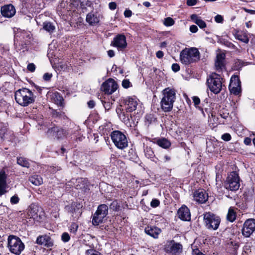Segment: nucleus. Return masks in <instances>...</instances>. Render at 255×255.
<instances>
[{
	"label": "nucleus",
	"mask_w": 255,
	"mask_h": 255,
	"mask_svg": "<svg viewBox=\"0 0 255 255\" xmlns=\"http://www.w3.org/2000/svg\"><path fill=\"white\" fill-rule=\"evenodd\" d=\"M176 91L174 88L168 87L163 90L160 105L164 112H168L172 110L176 100Z\"/></svg>",
	"instance_id": "1"
},
{
	"label": "nucleus",
	"mask_w": 255,
	"mask_h": 255,
	"mask_svg": "<svg viewBox=\"0 0 255 255\" xmlns=\"http://www.w3.org/2000/svg\"><path fill=\"white\" fill-rule=\"evenodd\" d=\"M14 97L17 103L23 107H26L34 102L33 93L27 88H22L15 91Z\"/></svg>",
	"instance_id": "2"
},
{
	"label": "nucleus",
	"mask_w": 255,
	"mask_h": 255,
	"mask_svg": "<svg viewBox=\"0 0 255 255\" xmlns=\"http://www.w3.org/2000/svg\"><path fill=\"white\" fill-rule=\"evenodd\" d=\"M200 59V52L197 48L192 47L186 48L180 53V60L185 65H189L196 62Z\"/></svg>",
	"instance_id": "3"
},
{
	"label": "nucleus",
	"mask_w": 255,
	"mask_h": 255,
	"mask_svg": "<svg viewBox=\"0 0 255 255\" xmlns=\"http://www.w3.org/2000/svg\"><path fill=\"white\" fill-rule=\"evenodd\" d=\"M223 79L217 73H213L210 74L207 79V84L210 90L217 94L222 90L223 87Z\"/></svg>",
	"instance_id": "4"
},
{
	"label": "nucleus",
	"mask_w": 255,
	"mask_h": 255,
	"mask_svg": "<svg viewBox=\"0 0 255 255\" xmlns=\"http://www.w3.org/2000/svg\"><path fill=\"white\" fill-rule=\"evenodd\" d=\"M110 136L113 142L118 148L124 149L128 147V139L121 131L114 130L111 132Z\"/></svg>",
	"instance_id": "5"
},
{
	"label": "nucleus",
	"mask_w": 255,
	"mask_h": 255,
	"mask_svg": "<svg viewBox=\"0 0 255 255\" xmlns=\"http://www.w3.org/2000/svg\"><path fill=\"white\" fill-rule=\"evenodd\" d=\"M8 248L11 253L19 255L24 250V245L19 238L9 236L8 238Z\"/></svg>",
	"instance_id": "6"
},
{
	"label": "nucleus",
	"mask_w": 255,
	"mask_h": 255,
	"mask_svg": "<svg viewBox=\"0 0 255 255\" xmlns=\"http://www.w3.org/2000/svg\"><path fill=\"white\" fill-rule=\"evenodd\" d=\"M109 208L106 204H101L98 207L97 210L93 215L92 224L98 226L106 220L108 214Z\"/></svg>",
	"instance_id": "7"
},
{
	"label": "nucleus",
	"mask_w": 255,
	"mask_h": 255,
	"mask_svg": "<svg viewBox=\"0 0 255 255\" xmlns=\"http://www.w3.org/2000/svg\"><path fill=\"white\" fill-rule=\"evenodd\" d=\"M204 222L207 229L210 230H216L218 229L221 219L220 217L211 212L204 214Z\"/></svg>",
	"instance_id": "8"
},
{
	"label": "nucleus",
	"mask_w": 255,
	"mask_h": 255,
	"mask_svg": "<svg viewBox=\"0 0 255 255\" xmlns=\"http://www.w3.org/2000/svg\"><path fill=\"white\" fill-rule=\"evenodd\" d=\"M240 186V178L238 173L235 171L231 172L225 183L226 189L232 191H237Z\"/></svg>",
	"instance_id": "9"
},
{
	"label": "nucleus",
	"mask_w": 255,
	"mask_h": 255,
	"mask_svg": "<svg viewBox=\"0 0 255 255\" xmlns=\"http://www.w3.org/2000/svg\"><path fill=\"white\" fill-rule=\"evenodd\" d=\"M164 250L167 253L179 255L182 252V246L181 244L172 240L165 245Z\"/></svg>",
	"instance_id": "10"
},
{
	"label": "nucleus",
	"mask_w": 255,
	"mask_h": 255,
	"mask_svg": "<svg viewBox=\"0 0 255 255\" xmlns=\"http://www.w3.org/2000/svg\"><path fill=\"white\" fill-rule=\"evenodd\" d=\"M139 100L135 97H128L124 99L125 110L127 113L135 111L139 104Z\"/></svg>",
	"instance_id": "11"
},
{
	"label": "nucleus",
	"mask_w": 255,
	"mask_h": 255,
	"mask_svg": "<svg viewBox=\"0 0 255 255\" xmlns=\"http://www.w3.org/2000/svg\"><path fill=\"white\" fill-rule=\"evenodd\" d=\"M118 87L116 82L114 79L109 78L102 84L101 89L105 94L111 95L117 90Z\"/></svg>",
	"instance_id": "12"
},
{
	"label": "nucleus",
	"mask_w": 255,
	"mask_h": 255,
	"mask_svg": "<svg viewBox=\"0 0 255 255\" xmlns=\"http://www.w3.org/2000/svg\"><path fill=\"white\" fill-rule=\"evenodd\" d=\"M48 137H53L57 139H61L64 138L66 135V131L62 128L54 127L48 128L46 132Z\"/></svg>",
	"instance_id": "13"
},
{
	"label": "nucleus",
	"mask_w": 255,
	"mask_h": 255,
	"mask_svg": "<svg viewBox=\"0 0 255 255\" xmlns=\"http://www.w3.org/2000/svg\"><path fill=\"white\" fill-rule=\"evenodd\" d=\"M229 88L231 93L234 95H238L240 93L241 82L238 76L234 75L231 77Z\"/></svg>",
	"instance_id": "14"
},
{
	"label": "nucleus",
	"mask_w": 255,
	"mask_h": 255,
	"mask_svg": "<svg viewBox=\"0 0 255 255\" xmlns=\"http://www.w3.org/2000/svg\"><path fill=\"white\" fill-rule=\"evenodd\" d=\"M255 231V219L247 220L244 223L242 234L245 237H250Z\"/></svg>",
	"instance_id": "15"
},
{
	"label": "nucleus",
	"mask_w": 255,
	"mask_h": 255,
	"mask_svg": "<svg viewBox=\"0 0 255 255\" xmlns=\"http://www.w3.org/2000/svg\"><path fill=\"white\" fill-rule=\"evenodd\" d=\"M111 44L119 50L125 49L127 46L126 36L123 34H118L114 38Z\"/></svg>",
	"instance_id": "16"
},
{
	"label": "nucleus",
	"mask_w": 255,
	"mask_h": 255,
	"mask_svg": "<svg viewBox=\"0 0 255 255\" xmlns=\"http://www.w3.org/2000/svg\"><path fill=\"white\" fill-rule=\"evenodd\" d=\"M194 199L199 203H204L208 199V195L203 189L195 191L193 194Z\"/></svg>",
	"instance_id": "17"
},
{
	"label": "nucleus",
	"mask_w": 255,
	"mask_h": 255,
	"mask_svg": "<svg viewBox=\"0 0 255 255\" xmlns=\"http://www.w3.org/2000/svg\"><path fill=\"white\" fill-rule=\"evenodd\" d=\"M0 11L2 16L8 18L14 16L16 12L15 9L12 4H7L2 6Z\"/></svg>",
	"instance_id": "18"
},
{
	"label": "nucleus",
	"mask_w": 255,
	"mask_h": 255,
	"mask_svg": "<svg viewBox=\"0 0 255 255\" xmlns=\"http://www.w3.org/2000/svg\"><path fill=\"white\" fill-rule=\"evenodd\" d=\"M36 243L47 248L51 247L53 245V243L50 237L46 235L40 236L37 237Z\"/></svg>",
	"instance_id": "19"
},
{
	"label": "nucleus",
	"mask_w": 255,
	"mask_h": 255,
	"mask_svg": "<svg viewBox=\"0 0 255 255\" xmlns=\"http://www.w3.org/2000/svg\"><path fill=\"white\" fill-rule=\"evenodd\" d=\"M144 232L147 235L154 239H157L161 232V230L155 226H150L145 228Z\"/></svg>",
	"instance_id": "20"
},
{
	"label": "nucleus",
	"mask_w": 255,
	"mask_h": 255,
	"mask_svg": "<svg viewBox=\"0 0 255 255\" xmlns=\"http://www.w3.org/2000/svg\"><path fill=\"white\" fill-rule=\"evenodd\" d=\"M179 218L183 221H189L191 218L189 209L185 206H182L178 211Z\"/></svg>",
	"instance_id": "21"
},
{
	"label": "nucleus",
	"mask_w": 255,
	"mask_h": 255,
	"mask_svg": "<svg viewBox=\"0 0 255 255\" xmlns=\"http://www.w3.org/2000/svg\"><path fill=\"white\" fill-rule=\"evenodd\" d=\"M225 54L224 53H219L216 57L215 66L216 69L219 71H222L225 68L224 60Z\"/></svg>",
	"instance_id": "22"
},
{
	"label": "nucleus",
	"mask_w": 255,
	"mask_h": 255,
	"mask_svg": "<svg viewBox=\"0 0 255 255\" xmlns=\"http://www.w3.org/2000/svg\"><path fill=\"white\" fill-rule=\"evenodd\" d=\"M117 113L119 118L123 122L126 124H127L129 122L130 118H131V115L130 114L127 112H125L123 109H118L117 110Z\"/></svg>",
	"instance_id": "23"
},
{
	"label": "nucleus",
	"mask_w": 255,
	"mask_h": 255,
	"mask_svg": "<svg viewBox=\"0 0 255 255\" xmlns=\"http://www.w3.org/2000/svg\"><path fill=\"white\" fill-rule=\"evenodd\" d=\"M99 21V17L96 14L91 12L87 15L86 21L91 25L98 23Z\"/></svg>",
	"instance_id": "24"
},
{
	"label": "nucleus",
	"mask_w": 255,
	"mask_h": 255,
	"mask_svg": "<svg viewBox=\"0 0 255 255\" xmlns=\"http://www.w3.org/2000/svg\"><path fill=\"white\" fill-rule=\"evenodd\" d=\"M191 19L198 25L201 28H204L206 27V24L200 17L197 14H193L190 16Z\"/></svg>",
	"instance_id": "25"
},
{
	"label": "nucleus",
	"mask_w": 255,
	"mask_h": 255,
	"mask_svg": "<svg viewBox=\"0 0 255 255\" xmlns=\"http://www.w3.org/2000/svg\"><path fill=\"white\" fill-rule=\"evenodd\" d=\"M78 204L76 202L72 203L71 205L66 207V210L68 212L71 214L72 216H74V213H78V215L81 214L79 211V207H77Z\"/></svg>",
	"instance_id": "26"
},
{
	"label": "nucleus",
	"mask_w": 255,
	"mask_h": 255,
	"mask_svg": "<svg viewBox=\"0 0 255 255\" xmlns=\"http://www.w3.org/2000/svg\"><path fill=\"white\" fill-rule=\"evenodd\" d=\"M29 181L35 186H39L43 183L42 177L36 174L31 176L29 178Z\"/></svg>",
	"instance_id": "27"
},
{
	"label": "nucleus",
	"mask_w": 255,
	"mask_h": 255,
	"mask_svg": "<svg viewBox=\"0 0 255 255\" xmlns=\"http://www.w3.org/2000/svg\"><path fill=\"white\" fill-rule=\"evenodd\" d=\"M234 35L236 39L243 42L248 43L249 41V39L245 33L238 31L234 34Z\"/></svg>",
	"instance_id": "28"
},
{
	"label": "nucleus",
	"mask_w": 255,
	"mask_h": 255,
	"mask_svg": "<svg viewBox=\"0 0 255 255\" xmlns=\"http://www.w3.org/2000/svg\"><path fill=\"white\" fill-rule=\"evenodd\" d=\"M43 29L49 32V33H53L55 29V26L53 23L50 21H45L42 24Z\"/></svg>",
	"instance_id": "29"
},
{
	"label": "nucleus",
	"mask_w": 255,
	"mask_h": 255,
	"mask_svg": "<svg viewBox=\"0 0 255 255\" xmlns=\"http://www.w3.org/2000/svg\"><path fill=\"white\" fill-rule=\"evenodd\" d=\"M70 5L71 8L73 7H76L77 8L81 9L82 10L85 8L84 4V1H82L81 0H70Z\"/></svg>",
	"instance_id": "30"
},
{
	"label": "nucleus",
	"mask_w": 255,
	"mask_h": 255,
	"mask_svg": "<svg viewBox=\"0 0 255 255\" xmlns=\"http://www.w3.org/2000/svg\"><path fill=\"white\" fill-rule=\"evenodd\" d=\"M156 143L159 146L165 149L169 148L171 145L170 142L165 138L157 139Z\"/></svg>",
	"instance_id": "31"
},
{
	"label": "nucleus",
	"mask_w": 255,
	"mask_h": 255,
	"mask_svg": "<svg viewBox=\"0 0 255 255\" xmlns=\"http://www.w3.org/2000/svg\"><path fill=\"white\" fill-rule=\"evenodd\" d=\"M7 130L6 126L3 123H0V138L1 140H4L5 138H7Z\"/></svg>",
	"instance_id": "32"
},
{
	"label": "nucleus",
	"mask_w": 255,
	"mask_h": 255,
	"mask_svg": "<svg viewBox=\"0 0 255 255\" xmlns=\"http://www.w3.org/2000/svg\"><path fill=\"white\" fill-rule=\"evenodd\" d=\"M236 213L232 208H230L227 215V220L231 222H234L236 218Z\"/></svg>",
	"instance_id": "33"
},
{
	"label": "nucleus",
	"mask_w": 255,
	"mask_h": 255,
	"mask_svg": "<svg viewBox=\"0 0 255 255\" xmlns=\"http://www.w3.org/2000/svg\"><path fill=\"white\" fill-rule=\"evenodd\" d=\"M53 99L56 104L62 106L63 104V97L58 93H54L53 95Z\"/></svg>",
	"instance_id": "34"
},
{
	"label": "nucleus",
	"mask_w": 255,
	"mask_h": 255,
	"mask_svg": "<svg viewBox=\"0 0 255 255\" xmlns=\"http://www.w3.org/2000/svg\"><path fill=\"white\" fill-rule=\"evenodd\" d=\"M17 163L18 164L24 167L28 168L29 167V162L24 157H17Z\"/></svg>",
	"instance_id": "35"
},
{
	"label": "nucleus",
	"mask_w": 255,
	"mask_h": 255,
	"mask_svg": "<svg viewBox=\"0 0 255 255\" xmlns=\"http://www.w3.org/2000/svg\"><path fill=\"white\" fill-rule=\"evenodd\" d=\"M52 116L59 118L61 119H66L67 117L65 115V113L60 111H57V110H53L52 112Z\"/></svg>",
	"instance_id": "36"
},
{
	"label": "nucleus",
	"mask_w": 255,
	"mask_h": 255,
	"mask_svg": "<svg viewBox=\"0 0 255 255\" xmlns=\"http://www.w3.org/2000/svg\"><path fill=\"white\" fill-rule=\"evenodd\" d=\"M144 151L146 157L153 160V158L154 157L155 155L152 149L150 147H147Z\"/></svg>",
	"instance_id": "37"
},
{
	"label": "nucleus",
	"mask_w": 255,
	"mask_h": 255,
	"mask_svg": "<svg viewBox=\"0 0 255 255\" xmlns=\"http://www.w3.org/2000/svg\"><path fill=\"white\" fill-rule=\"evenodd\" d=\"M6 174L4 170L0 171V185H6Z\"/></svg>",
	"instance_id": "38"
},
{
	"label": "nucleus",
	"mask_w": 255,
	"mask_h": 255,
	"mask_svg": "<svg viewBox=\"0 0 255 255\" xmlns=\"http://www.w3.org/2000/svg\"><path fill=\"white\" fill-rule=\"evenodd\" d=\"M174 20L171 17H167L165 18L164 24L166 26H170L174 24Z\"/></svg>",
	"instance_id": "39"
},
{
	"label": "nucleus",
	"mask_w": 255,
	"mask_h": 255,
	"mask_svg": "<svg viewBox=\"0 0 255 255\" xmlns=\"http://www.w3.org/2000/svg\"><path fill=\"white\" fill-rule=\"evenodd\" d=\"M77 181L78 183L82 184V186H81L80 185H76L77 189H82L83 188L85 187V184L86 182V180L85 179L79 178L77 180Z\"/></svg>",
	"instance_id": "40"
},
{
	"label": "nucleus",
	"mask_w": 255,
	"mask_h": 255,
	"mask_svg": "<svg viewBox=\"0 0 255 255\" xmlns=\"http://www.w3.org/2000/svg\"><path fill=\"white\" fill-rule=\"evenodd\" d=\"M120 207V206L118 204V203L117 201H114L110 206V209L115 211L118 210Z\"/></svg>",
	"instance_id": "41"
},
{
	"label": "nucleus",
	"mask_w": 255,
	"mask_h": 255,
	"mask_svg": "<svg viewBox=\"0 0 255 255\" xmlns=\"http://www.w3.org/2000/svg\"><path fill=\"white\" fill-rule=\"evenodd\" d=\"M78 225L75 223H72L70 226V231L71 233L73 234H75L77 231Z\"/></svg>",
	"instance_id": "42"
},
{
	"label": "nucleus",
	"mask_w": 255,
	"mask_h": 255,
	"mask_svg": "<svg viewBox=\"0 0 255 255\" xmlns=\"http://www.w3.org/2000/svg\"><path fill=\"white\" fill-rule=\"evenodd\" d=\"M10 203L12 204H16L19 201V198L17 195H14L10 198Z\"/></svg>",
	"instance_id": "43"
},
{
	"label": "nucleus",
	"mask_w": 255,
	"mask_h": 255,
	"mask_svg": "<svg viewBox=\"0 0 255 255\" xmlns=\"http://www.w3.org/2000/svg\"><path fill=\"white\" fill-rule=\"evenodd\" d=\"M28 216L30 218L35 219L37 217L35 211L33 209H29L28 212Z\"/></svg>",
	"instance_id": "44"
},
{
	"label": "nucleus",
	"mask_w": 255,
	"mask_h": 255,
	"mask_svg": "<svg viewBox=\"0 0 255 255\" xmlns=\"http://www.w3.org/2000/svg\"><path fill=\"white\" fill-rule=\"evenodd\" d=\"M160 202L157 199H152L150 202V206L153 208H156L159 205Z\"/></svg>",
	"instance_id": "45"
},
{
	"label": "nucleus",
	"mask_w": 255,
	"mask_h": 255,
	"mask_svg": "<svg viewBox=\"0 0 255 255\" xmlns=\"http://www.w3.org/2000/svg\"><path fill=\"white\" fill-rule=\"evenodd\" d=\"M122 86L125 88H128L130 87L131 83L128 79H124L122 82Z\"/></svg>",
	"instance_id": "46"
},
{
	"label": "nucleus",
	"mask_w": 255,
	"mask_h": 255,
	"mask_svg": "<svg viewBox=\"0 0 255 255\" xmlns=\"http://www.w3.org/2000/svg\"><path fill=\"white\" fill-rule=\"evenodd\" d=\"M192 100L194 104V106L197 108L198 107V105L200 103V100L199 98H198L197 96H193L192 97Z\"/></svg>",
	"instance_id": "47"
},
{
	"label": "nucleus",
	"mask_w": 255,
	"mask_h": 255,
	"mask_svg": "<svg viewBox=\"0 0 255 255\" xmlns=\"http://www.w3.org/2000/svg\"><path fill=\"white\" fill-rule=\"evenodd\" d=\"M103 105L105 108V109H106V110H109L111 107H112V103H110L109 102H104L103 101Z\"/></svg>",
	"instance_id": "48"
},
{
	"label": "nucleus",
	"mask_w": 255,
	"mask_h": 255,
	"mask_svg": "<svg viewBox=\"0 0 255 255\" xmlns=\"http://www.w3.org/2000/svg\"><path fill=\"white\" fill-rule=\"evenodd\" d=\"M62 240L64 242H67L70 240V236L67 233H64L61 236Z\"/></svg>",
	"instance_id": "49"
},
{
	"label": "nucleus",
	"mask_w": 255,
	"mask_h": 255,
	"mask_svg": "<svg viewBox=\"0 0 255 255\" xmlns=\"http://www.w3.org/2000/svg\"><path fill=\"white\" fill-rule=\"evenodd\" d=\"M222 139L225 141H229L231 139V136L229 133H226L222 135Z\"/></svg>",
	"instance_id": "50"
},
{
	"label": "nucleus",
	"mask_w": 255,
	"mask_h": 255,
	"mask_svg": "<svg viewBox=\"0 0 255 255\" xmlns=\"http://www.w3.org/2000/svg\"><path fill=\"white\" fill-rule=\"evenodd\" d=\"M52 76V74L49 73H46L43 75V78L46 81H49L50 80Z\"/></svg>",
	"instance_id": "51"
},
{
	"label": "nucleus",
	"mask_w": 255,
	"mask_h": 255,
	"mask_svg": "<svg viewBox=\"0 0 255 255\" xmlns=\"http://www.w3.org/2000/svg\"><path fill=\"white\" fill-rule=\"evenodd\" d=\"M6 185H0V196L6 192Z\"/></svg>",
	"instance_id": "52"
},
{
	"label": "nucleus",
	"mask_w": 255,
	"mask_h": 255,
	"mask_svg": "<svg viewBox=\"0 0 255 255\" xmlns=\"http://www.w3.org/2000/svg\"><path fill=\"white\" fill-rule=\"evenodd\" d=\"M215 20L217 23H222L223 17L222 15L218 14L215 17Z\"/></svg>",
	"instance_id": "53"
},
{
	"label": "nucleus",
	"mask_w": 255,
	"mask_h": 255,
	"mask_svg": "<svg viewBox=\"0 0 255 255\" xmlns=\"http://www.w3.org/2000/svg\"><path fill=\"white\" fill-rule=\"evenodd\" d=\"M172 69L175 72H178V71H179L180 66H179V64H178L177 63L173 64L172 65Z\"/></svg>",
	"instance_id": "54"
},
{
	"label": "nucleus",
	"mask_w": 255,
	"mask_h": 255,
	"mask_svg": "<svg viewBox=\"0 0 255 255\" xmlns=\"http://www.w3.org/2000/svg\"><path fill=\"white\" fill-rule=\"evenodd\" d=\"M27 69L30 72H33L35 69V66L33 63H30L27 65Z\"/></svg>",
	"instance_id": "55"
},
{
	"label": "nucleus",
	"mask_w": 255,
	"mask_h": 255,
	"mask_svg": "<svg viewBox=\"0 0 255 255\" xmlns=\"http://www.w3.org/2000/svg\"><path fill=\"white\" fill-rule=\"evenodd\" d=\"M109 8L111 10H115L117 7V4L115 2H111L109 4Z\"/></svg>",
	"instance_id": "56"
},
{
	"label": "nucleus",
	"mask_w": 255,
	"mask_h": 255,
	"mask_svg": "<svg viewBox=\"0 0 255 255\" xmlns=\"http://www.w3.org/2000/svg\"><path fill=\"white\" fill-rule=\"evenodd\" d=\"M132 15V12L129 9H126L124 11V15L126 17H129Z\"/></svg>",
	"instance_id": "57"
},
{
	"label": "nucleus",
	"mask_w": 255,
	"mask_h": 255,
	"mask_svg": "<svg viewBox=\"0 0 255 255\" xmlns=\"http://www.w3.org/2000/svg\"><path fill=\"white\" fill-rule=\"evenodd\" d=\"M198 27L196 25H192L190 27V31L192 33H196L198 31Z\"/></svg>",
	"instance_id": "58"
},
{
	"label": "nucleus",
	"mask_w": 255,
	"mask_h": 255,
	"mask_svg": "<svg viewBox=\"0 0 255 255\" xmlns=\"http://www.w3.org/2000/svg\"><path fill=\"white\" fill-rule=\"evenodd\" d=\"M197 3V0H187V4L189 6H193Z\"/></svg>",
	"instance_id": "59"
},
{
	"label": "nucleus",
	"mask_w": 255,
	"mask_h": 255,
	"mask_svg": "<svg viewBox=\"0 0 255 255\" xmlns=\"http://www.w3.org/2000/svg\"><path fill=\"white\" fill-rule=\"evenodd\" d=\"M244 142L246 145H249L251 144L252 139L251 138L247 137L244 139Z\"/></svg>",
	"instance_id": "60"
},
{
	"label": "nucleus",
	"mask_w": 255,
	"mask_h": 255,
	"mask_svg": "<svg viewBox=\"0 0 255 255\" xmlns=\"http://www.w3.org/2000/svg\"><path fill=\"white\" fill-rule=\"evenodd\" d=\"M164 53L162 51H158L156 53V56L158 58H162L163 57Z\"/></svg>",
	"instance_id": "61"
},
{
	"label": "nucleus",
	"mask_w": 255,
	"mask_h": 255,
	"mask_svg": "<svg viewBox=\"0 0 255 255\" xmlns=\"http://www.w3.org/2000/svg\"><path fill=\"white\" fill-rule=\"evenodd\" d=\"M95 105V103L93 100H90L88 102V106L89 108H90L91 109L93 108L94 107Z\"/></svg>",
	"instance_id": "62"
},
{
	"label": "nucleus",
	"mask_w": 255,
	"mask_h": 255,
	"mask_svg": "<svg viewBox=\"0 0 255 255\" xmlns=\"http://www.w3.org/2000/svg\"><path fill=\"white\" fill-rule=\"evenodd\" d=\"M145 119L150 124L152 121L153 117L151 115H147Z\"/></svg>",
	"instance_id": "63"
},
{
	"label": "nucleus",
	"mask_w": 255,
	"mask_h": 255,
	"mask_svg": "<svg viewBox=\"0 0 255 255\" xmlns=\"http://www.w3.org/2000/svg\"><path fill=\"white\" fill-rule=\"evenodd\" d=\"M108 55L110 57H113L115 56V52L113 50H109L108 51Z\"/></svg>",
	"instance_id": "64"
}]
</instances>
